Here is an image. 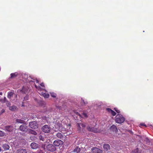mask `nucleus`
<instances>
[{
    "mask_svg": "<svg viewBox=\"0 0 153 153\" xmlns=\"http://www.w3.org/2000/svg\"><path fill=\"white\" fill-rule=\"evenodd\" d=\"M125 119L121 114H117L115 117V121L116 123L121 124L125 121Z\"/></svg>",
    "mask_w": 153,
    "mask_h": 153,
    "instance_id": "nucleus-1",
    "label": "nucleus"
},
{
    "mask_svg": "<svg viewBox=\"0 0 153 153\" xmlns=\"http://www.w3.org/2000/svg\"><path fill=\"white\" fill-rule=\"evenodd\" d=\"M46 148L48 151L53 152L56 150L55 147L52 144H48L46 146Z\"/></svg>",
    "mask_w": 153,
    "mask_h": 153,
    "instance_id": "nucleus-2",
    "label": "nucleus"
},
{
    "mask_svg": "<svg viewBox=\"0 0 153 153\" xmlns=\"http://www.w3.org/2000/svg\"><path fill=\"white\" fill-rule=\"evenodd\" d=\"M51 129L50 127L46 125L42 127V131L45 133H48L50 131Z\"/></svg>",
    "mask_w": 153,
    "mask_h": 153,
    "instance_id": "nucleus-3",
    "label": "nucleus"
},
{
    "mask_svg": "<svg viewBox=\"0 0 153 153\" xmlns=\"http://www.w3.org/2000/svg\"><path fill=\"white\" fill-rule=\"evenodd\" d=\"M63 144V142L60 140H55L53 142V144L55 146H59Z\"/></svg>",
    "mask_w": 153,
    "mask_h": 153,
    "instance_id": "nucleus-4",
    "label": "nucleus"
},
{
    "mask_svg": "<svg viewBox=\"0 0 153 153\" xmlns=\"http://www.w3.org/2000/svg\"><path fill=\"white\" fill-rule=\"evenodd\" d=\"M87 129L88 131H92L94 133L98 132L99 131V130L97 128H95L94 127H91L89 126H88L87 127Z\"/></svg>",
    "mask_w": 153,
    "mask_h": 153,
    "instance_id": "nucleus-5",
    "label": "nucleus"
},
{
    "mask_svg": "<svg viewBox=\"0 0 153 153\" xmlns=\"http://www.w3.org/2000/svg\"><path fill=\"white\" fill-rule=\"evenodd\" d=\"M29 126L32 128L36 129L37 127V122L36 121H32L29 123Z\"/></svg>",
    "mask_w": 153,
    "mask_h": 153,
    "instance_id": "nucleus-6",
    "label": "nucleus"
},
{
    "mask_svg": "<svg viewBox=\"0 0 153 153\" xmlns=\"http://www.w3.org/2000/svg\"><path fill=\"white\" fill-rule=\"evenodd\" d=\"M40 85L43 88H41L40 86H37L36 85H35V87L36 88V89L38 91H42V90H45V86L44 85V83L42 82L40 84Z\"/></svg>",
    "mask_w": 153,
    "mask_h": 153,
    "instance_id": "nucleus-7",
    "label": "nucleus"
},
{
    "mask_svg": "<svg viewBox=\"0 0 153 153\" xmlns=\"http://www.w3.org/2000/svg\"><path fill=\"white\" fill-rule=\"evenodd\" d=\"M93 153H102V151L97 147H93L91 149Z\"/></svg>",
    "mask_w": 153,
    "mask_h": 153,
    "instance_id": "nucleus-8",
    "label": "nucleus"
},
{
    "mask_svg": "<svg viewBox=\"0 0 153 153\" xmlns=\"http://www.w3.org/2000/svg\"><path fill=\"white\" fill-rule=\"evenodd\" d=\"M5 130L9 132H12L13 129V127L11 125L7 126L5 127Z\"/></svg>",
    "mask_w": 153,
    "mask_h": 153,
    "instance_id": "nucleus-9",
    "label": "nucleus"
},
{
    "mask_svg": "<svg viewBox=\"0 0 153 153\" xmlns=\"http://www.w3.org/2000/svg\"><path fill=\"white\" fill-rule=\"evenodd\" d=\"M27 126L26 125L22 124L19 127V129L22 131H25L27 130Z\"/></svg>",
    "mask_w": 153,
    "mask_h": 153,
    "instance_id": "nucleus-10",
    "label": "nucleus"
},
{
    "mask_svg": "<svg viewBox=\"0 0 153 153\" xmlns=\"http://www.w3.org/2000/svg\"><path fill=\"white\" fill-rule=\"evenodd\" d=\"M103 147L104 151L105 152H107L108 150H109L110 149V145L106 143L104 144Z\"/></svg>",
    "mask_w": 153,
    "mask_h": 153,
    "instance_id": "nucleus-11",
    "label": "nucleus"
},
{
    "mask_svg": "<svg viewBox=\"0 0 153 153\" xmlns=\"http://www.w3.org/2000/svg\"><path fill=\"white\" fill-rule=\"evenodd\" d=\"M31 148L33 149H36L39 147V145L35 143H32L30 144Z\"/></svg>",
    "mask_w": 153,
    "mask_h": 153,
    "instance_id": "nucleus-12",
    "label": "nucleus"
},
{
    "mask_svg": "<svg viewBox=\"0 0 153 153\" xmlns=\"http://www.w3.org/2000/svg\"><path fill=\"white\" fill-rule=\"evenodd\" d=\"M39 91V92H38V93L41 95H42L45 98H48L49 97V94L48 93H46L42 91Z\"/></svg>",
    "mask_w": 153,
    "mask_h": 153,
    "instance_id": "nucleus-13",
    "label": "nucleus"
},
{
    "mask_svg": "<svg viewBox=\"0 0 153 153\" xmlns=\"http://www.w3.org/2000/svg\"><path fill=\"white\" fill-rule=\"evenodd\" d=\"M16 153H27V152L25 149H20L17 150Z\"/></svg>",
    "mask_w": 153,
    "mask_h": 153,
    "instance_id": "nucleus-14",
    "label": "nucleus"
},
{
    "mask_svg": "<svg viewBox=\"0 0 153 153\" xmlns=\"http://www.w3.org/2000/svg\"><path fill=\"white\" fill-rule=\"evenodd\" d=\"M110 130L113 131L117 132L118 131V129L116 126L114 125H112L110 127Z\"/></svg>",
    "mask_w": 153,
    "mask_h": 153,
    "instance_id": "nucleus-15",
    "label": "nucleus"
},
{
    "mask_svg": "<svg viewBox=\"0 0 153 153\" xmlns=\"http://www.w3.org/2000/svg\"><path fill=\"white\" fill-rule=\"evenodd\" d=\"M18 75V73L17 72L11 73L10 74V79H13L16 78Z\"/></svg>",
    "mask_w": 153,
    "mask_h": 153,
    "instance_id": "nucleus-16",
    "label": "nucleus"
},
{
    "mask_svg": "<svg viewBox=\"0 0 153 153\" xmlns=\"http://www.w3.org/2000/svg\"><path fill=\"white\" fill-rule=\"evenodd\" d=\"M28 88L27 87L23 86L21 91L24 94L26 93L28 91Z\"/></svg>",
    "mask_w": 153,
    "mask_h": 153,
    "instance_id": "nucleus-17",
    "label": "nucleus"
},
{
    "mask_svg": "<svg viewBox=\"0 0 153 153\" xmlns=\"http://www.w3.org/2000/svg\"><path fill=\"white\" fill-rule=\"evenodd\" d=\"M2 147L4 150H8L10 146L8 144H4L3 145Z\"/></svg>",
    "mask_w": 153,
    "mask_h": 153,
    "instance_id": "nucleus-18",
    "label": "nucleus"
},
{
    "mask_svg": "<svg viewBox=\"0 0 153 153\" xmlns=\"http://www.w3.org/2000/svg\"><path fill=\"white\" fill-rule=\"evenodd\" d=\"M142 151L141 150H139L138 148H137L132 151V153H141Z\"/></svg>",
    "mask_w": 153,
    "mask_h": 153,
    "instance_id": "nucleus-19",
    "label": "nucleus"
},
{
    "mask_svg": "<svg viewBox=\"0 0 153 153\" xmlns=\"http://www.w3.org/2000/svg\"><path fill=\"white\" fill-rule=\"evenodd\" d=\"M56 136L58 138L62 139L63 137V134L60 133H57Z\"/></svg>",
    "mask_w": 153,
    "mask_h": 153,
    "instance_id": "nucleus-20",
    "label": "nucleus"
},
{
    "mask_svg": "<svg viewBox=\"0 0 153 153\" xmlns=\"http://www.w3.org/2000/svg\"><path fill=\"white\" fill-rule=\"evenodd\" d=\"M9 109L11 111H14L16 110L17 109V108L16 106L15 105H13L10 107Z\"/></svg>",
    "mask_w": 153,
    "mask_h": 153,
    "instance_id": "nucleus-21",
    "label": "nucleus"
},
{
    "mask_svg": "<svg viewBox=\"0 0 153 153\" xmlns=\"http://www.w3.org/2000/svg\"><path fill=\"white\" fill-rule=\"evenodd\" d=\"M81 103L82 105H86L87 104L88 102L87 101H85L84 100H83L82 98Z\"/></svg>",
    "mask_w": 153,
    "mask_h": 153,
    "instance_id": "nucleus-22",
    "label": "nucleus"
},
{
    "mask_svg": "<svg viewBox=\"0 0 153 153\" xmlns=\"http://www.w3.org/2000/svg\"><path fill=\"white\" fill-rule=\"evenodd\" d=\"M29 133L34 135H36L37 134V133L36 131L32 129H30L29 130Z\"/></svg>",
    "mask_w": 153,
    "mask_h": 153,
    "instance_id": "nucleus-23",
    "label": "nucleus"
},
{
    "mask_svg": "<svg viewBox=\"0 0 153 153\" xmlns=\"http://www.w3.org/2000/svg\"><path fill=\"white\" fill-rule=\"evenodd\" d=\"M16 122L18 123H25V121L23 120L17 119L16 120Z\"/></svg>",
    "mask_w": 153,
    "mask_h": 153,
    "instance_id": "nucleus-24",
    "label": "nucleus"
},
{
    "mask_svg": "<svg viewBox=\"0 0 153 153\" xmlns=\"http://www.w3.org/2000/svg\"><path fill=\"white\" fill-rule=\"evenodd\" d=\"M13 92H9L8 93L7 97L8 98H10L13 96Z\"/></svg>",
    "mask_w": 153,
    "mask_h": 153,
    "instance_id": "nucleus-25",
    "label": "nucleus"
},
{
    "mask_svg": "<svg viewBox=\"0 0 153 153\" xmlns=\"http://www.w3.org/2000/svg\"><path fill=\"white\" fill-rule=\"evenodd\" d=\"M80 149L78 147H76L74 150V152L76 153H79L80 152Z\"/></svg>",
    "mask_w": 153,
    "mask_h": 153,
    "instance_id": "nucleus-26",
    "label": "nucleus"
},
{
    "mask_svg": "<svg viewBox=\"0 0 153 153\" xmlns=\"http://www.w3.org/2000/svg\"><path fill=\"white\" fill-rule=\"evenodd\" d=\"M78 126L79 127H80V126H81L83 128H85L86 126V125L84 123H78Z\"/></svg>",
    "mask_w": 153,
    "mask_h": 153,
    "instance_id": "nucleus-27",
    "label": "nucleus"
},
{
    "mask_svg": "<svg viewBox=\"0 0 153 153\" xmlns=\"http://www.w3.org/2000/svg\"><path fill=\"white\" fill-rule=\"evenodd\" d=\"M51 96L55 98L56 97V94L54 92H52L50 93Z\"/></svg>",
    "mask_w": 153,
    "mask_h": 153,
    "instance_id": "nucleus-28",
    "label": "nucleus"
},
{
    "mask_svg": "<svg viewBox=\"0 0 153 153\" xmlns=\"http://www.w3.org/2000/svg\"><path fill=\"white\" fill-rule=\"evenodd\" d=\"M6 98L5 97H4V99H0V101L2 103H4L6 102Z\"/></svg>",
    "mask_w": 153,
    "mask_h": 153,
    "instance_id": "nucleus-29",
    "label": "nucleus"
},
{
    "mask_svg": "<svg viewBox=\"0 0 153 153\" xmlns=\"http://www.w3.org/2000/svg\"><path fill=\"white\" fill-rule=\"evenodd\" d=\"M39 139L40 140H42V141H44V138L43 137L42 135H40L39 136Z\"/></svg>",
    "mask_w": 153,
    "mask_h": 153,
    "instance_id": "nucleus-30",
    "label": "nucleus"
},
{
    "mask_svg": "<svg viewBox=\"0 0 153 153\" xmlns=\"http://www.w3.org/2000/svg\"><path fill=\"white\" fill-rule=\"evenodd\" d=\"M114 110L118 113H120V111L117 108H114Z\"/></svg>",
    "mask_w": 153,
    "mask_h": 153,
    "instance_id": "nucleus-31",
    "label": "nucleus"
},
{
    "mask_svg": "<svg viewBox=\"0 0 153 153\" xmlns=\"http://www.w3.org/2000/svg\"><path fill=\"white\" fill-rule=\"evenodd\" d=\"M82 115L84 117H88L87 113L85 112H83V113L82 114Z\"/></svg>",
    "mask_w": 153,
    "mask_h": 153,
    "instance_id": "nucleus-32",
    "label": "nucleus"
},
{
    "mask_svg": "<svg viewBox=\"0 0 153 153\" xmlns=\"http://www.w3.org/2000/svg\"><path fill=\"white\" fill-rule=\"evenodd\" d=\"M111 114L113 116H115L116 115V112L112 110L111 112Z\"/></svg>",
    "mask_w": 153,
    "mask_h": 153,
    "instance_id": "nucleus-33",
    "label": "nucleus"
},
{
    "mask_svg": "<svg viewBox=\"0 0 153 153\" xmlns=\"http://www.w3.org/2000/svg\"><path fill=\"white\" fill-rule=\"evenodd\" d=\"M36 153H44L42 151L41 149L38 150L36 152Z\"/></svg>",
    "mask_w": 153,
    "mask_h": 153,
    "instance_id": "nucleus-34",
    "label": "nucleus"
},
{
    "mask_svg": "<svg viewBox=\"0 0 153 153\" xmlns=\"http://www.w3.org/2000/svg\"><path fill=\"white\" fill-rule=\"evenodd\" d=\"M4 133L2 131H0V136H3L4 135Z\"/></svg>",
    "mask_w": 153,
    "mask_h": 153,
    "instance_id": "nucleus-35",
    "label": "nucleus"
},
{
    "mask_svg": "<svg viewBox=\"0 0 153 153\" xmlns=\"http://www.w3.org/2000/svg\"><path fill=\"white\" fill-rule=\"evenodd\" d=\"M107 111L111 113V111H112V110H111V109L107 108H106Z\"/></svg>",
    "mask_w": 153,
    "mask_h": 153,
    "instance_id": "nucleus-36",
    "label": "nucleus"
},
{
    "mask_svg": "<svg viewBox=\"0 0 153 153\" xmlns=\"http://www.w3.org/2000/svg\"><path fill=\"white\" fill-rule=\"evenodd\" d=\"M29 97V96L28 95H26L25 97H24V99L25 100H28Z\"/></svg>",
    "mask_w": 153,
    "mask_h": 153,
    "instance_id": "nucleus-37",
    "label": "nucleus"
},
{
    "mask_svg": "<svg viewBox=\"0 0 153 153\" xmlns=\"http://www.w3.org/2000/svg\"><path fill=\"white\" fill-rule=\"evenodd\" d=\"M41 147L42 149H45V145H42L41 146Z\"/></svg>",
    "mask_w": 153,
    "mask_h": 153,
    "instance_id": "nucleus-38",
    "label": "nucleus"
},
{
    "mask_svg": "<svg viewBox=\"0 0 153 153\" xmlns=\"http://www.w3.org/2000/svg\"><path fill=\"white\" fill-rule=\"evenodd\" d=\"M7 106L9 107H10V102H8L7 103Z\"/></svg>",
    "mask_w": 153,
    "mask_h": 153,
    "instance_id": "nucleus-39",
    "label": "nucleus"
},
{
    "mask_svg": "<svg viewBox=\"0 0 153 153\" xmlns=\"http://www.w3.org/2000/svg\"><path fill=\"white\" fill-rule=\"evenodd\" d=\"M33 79L34 80H36V82L37 83H39V81L38 80H37L36 78L35 79Z\"/></svg>",
    "mask_w": 153,
    "mask_h": 153,
    "instance_id": "nucleus-40",
    "label": "nucleus"
},
{
    "mask_svg": "<svg viewBox=\"0 0 153 153\" xmlns=\"http://www.w3.org/2000/svg\"><path fill=\"white\" fill-rule=\"evenodd\" d=\"M140 125L141 126H145V127H146V125L145 124H144V123H141V124H140Z\"/></svg>",
    "mask_w": 153,
    "mask_h": 153,
    "instance_id": "nucleus-41",
    "label": "nucleus"
},
{
    "mask_svg": "<svg viewBox=\"0 0 153 153\" xmlns=\"http://www.w3.org/2000/svg\"><path fill=\"white\" fill-rule=\"evenodd\" d=\"M120 148V146H117V147L116 148H115L117 149V150H119V149H118V148Z\"/></svg>",
    "mask_w": 153,
    "mask_h": 153,
    "instance_id": "nucleus-42",
    "label": "nucleus"
},
{
    "mask_svg": "<svg viewBox=\"0 0 153 153\" xmlns=\"http://www.w3.org/2000/svg\"><path fill=\"white\" fill-rule=\"evenodd\" d=\"M5 112V110L4 109H2L1 111V113H3Z\"/></svg>",
    "mask_w": 153,
    "mask_h": 153,
    "instance_id": "nucleus-43",
    "label": "nucleus"
},
{
    "mask_svg": "<svg viewBox=\"0 0 153 153\" xmlns=\"http://www.w3.org/2000/svg\"><path fill=\"white\" fill-rule=\"evenodd\" d=\"M17 97V95H16V97Z\"/></svg>",
    "mask_w": 153,
    "mask_h": 153,
    "instance_id": "nucleus-44",
    "label": "nucleus"
},
{
    "mask_svg": "<svg viewBox=\"0 0 153 153\" xmlns=\"http://www.w3.org/2000/svg\"><path fill=\"white\" fill-rule=\"evenodd\" d=\"M30 82H33V81L30 80Z\"/></svg>",
    "mask_w": 153,
    "mask_h": 153,
    "instance_id": "nucleus-45",
    "label": "nucleus"
},
{
    "mask_svg": "<svg viewBox=\"0 0 153 153\" xmlns=\"http://www.w3.org/2000/svg\"><path fill=\"white\" fill-rule=\"evenodd\" d=\"M26 119V118L24 119V120H25Z\"/></svg>",
    "mask_w": 153,
    "mask_h": 153,
    "instance_id": "nucleus-46",
    "label": "nucleus"
}]
</instances>
